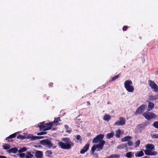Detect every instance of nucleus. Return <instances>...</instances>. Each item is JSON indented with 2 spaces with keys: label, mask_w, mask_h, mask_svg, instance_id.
I'll return each instance as SVG.
<instances>
[{
  "label": "nucleus",
  "mask_w": 158,
  "mask_h": 158,
  "mask_svg": "<svg viewBox=\"0 0 158 158\" xmlns=\"http://www.w3.org/2000/svg\"><path fill=\"white\" fill-rule=\"evenodd\" d=\"M60 118V117L55 118L53 122H51L49 123H45V122L40 123L38 124V127L40 128V131H46L51 129L53 123H57L59 121H61Z\"/></svg>",
  "instance_id": "obj_1"
},
{
  "label": "nucleus",
  "mask_w": 158,
  "mask_h": 158,
  "mask_svg": "<svg viewBox=\"0 0 158 158\" xmlns=\"http://www.w3.org/2000/svg\"><path fill=\"white\" fill-rule=\"evenodd\" d=\"M62 140L65 142V143L60 141L58 142V144L59 146L62 149H69L74 145V143L70 141V139L69 138H63Z\"/></svg>",
  "instance_id": "obj_2"
},
{
  "label": "nucleus",
  "mask_w": 158,
  "mask_h": 158,
  "mask_svg": "<svg viewBox=\"0 0 158 158\" xmlns=\"http://www.w3.org/2000/svg\"><path fill=\"white\" fill-rule=\"evenodd\" d=\"M132 84L131 80H126L124 82V87L127 90L130 92H132L134 90V87L131 85Z\"/></svg>",
  "instance_id": "obj_3"
},
{
  "label": "nucleus",
  "mask_w": 158,
  "mask_h": 158,
  "mask_svg": "<svg viewBox=\"0 0 158 158\" xmlns=\"http://www.w3.org/2000/svg\"><path fill=\"white\" fill-rule=\"evenodd\" d=\"M40 143L43 146H46L49 148H52L53 146V144L48 139L42 140L40 141Z\"/></svg>",
  "instance_id": "obj_4"
},
{
  "label": "nucleus",
  "mask_w": 158,
  "mask_h": 158,
  "mask_svg": "<svg viewBox=\"0 0 158 158\" xmlns=\"http://www.w3.org/2000/svg\"><path fill=\"white\" fill-rule=\"evenodd\" d=\"M143 115L145 118L148 120H149L151 118H155V114L152 112H150L146 111L143 114Z\"/></svg>",
  "instance_id": "obj_5"
},
{
  "label": "nucleus",
  "mask_w": 158,
  "mask_h": 158,
  "mask_svg": "<svg viewBox=\"0 0 158 158\" xmlns=\"http://www.w3.org/2000/svg\"><path fill=\"white\" fill-rule=\"evenodd\" d=\"M148 83L149 86L152 89H154V91L155 92H158V86L155 82L151 80L148 81Z\"/></svg>",
  "instance_id": "obj_6"
},
{
  "label": "nucleus",
  "mask_w": 158,
  "mask_h": 158,
  "mask_svg": "<svg viewBox=\"0 0 158 158\" xmlns=\"http://www.w3.org/2000/svg\"><path fill=\"white\" fill-rule=\"evenodd\" d=\"M126 123L125 118L123 117H120L119 118V120L116 122L114 124L115 126H123Z\"/></svg>",
  "instance_id": "obj_7"
},
{
  "label": "nucleus",
  "mask_w": 158,
  "mask_h": 158,
  "mask_svg": "<svg viewBox=\"0 0 158 158\" xmlns=\"http://www.w3.org/2000/svg\"><path fill=\"white\" fill-rule=\"evenodd\" d=\"M104 135L103 134H101L98 135L96 137L94 138L92 142L93 143H97L101 141L103 139Z\"/></svg>",
  "instance_id": "obj_8"
},
{
  "label": "nucleus",
  "mask_w": 158,
  "mask_h": 158,
  "mask_svg": "<svg viewBox=\"0 0 158 158\" xmlns=\"http://www.w3.org/2000/svg\"><path fill=\"white\" fill-rule=\"evenodd\" d=\"M146 107V105L144 104H142L139 107L136 111H135V114H141L143 111H144Z\"/></svg>",
  "instance_id": "obj_9"
},
{
  "label": "nucleus",
  "mask_w": 158,
  "mask_h": 158,
  "mask_svg": "<svg viewBox=\"0 0 158 158\" xmlns=\"http://www.w3.org/2000/svg\"><path fill=\"white\" fill-rule=\"evenodd\" d=\"M105 143V142L104 140L100 141V143L98 144H95L96 148H98L97 151H99L102 150L103 147Z\"/></svg>",
  "instance_id": "obj_10"
},
{
  "label": "nucleus",
  "mask_w": 158,
  "mask_h": 158,
  "mask_svg": "<svg viewBox=\"0 0 158 158\" xmlns=\"http://www.w3.org/2000/svg\"><path fill=\"white\" fill-rule=\"evenodd\" d=\"M144 152L146 155L148 156L156 155L157 154V152L156 151L152 152V151L151 150H148L147 149L144 150Z\"/></svg>",
  "instance_id": "obj_11"
},
{
  "label": "nucleus",
  "mask_w": 158,
  "mask_h": 158,
  "mask_svg": "<svg viewBox=\"0 0 158 158\" xmlns=\"http://www.w3.org/2000/svg\"><path fill=\"white\" fill-rule=\"evenodd\" d=\"M89 143L86 144L81 150L80 153L81 154H84L88 150L89 148Z\"/></svg>",
  "instance_id": "obj_12"
},
{
  "label": "nucleus",
  "mask_w": 158,
  "mask_h": 158,
  "mask_svg": "<svg viewBox=\"0 0 158 158\" xmlns=\"http://www.w3.org/2000/svg\"><path fill=\"white\" fill-rule=\"evenodd\" d=\"M148 124V123L144 122L141 124H138L137 127L139 129H143L146 127Z\"/></svg>",
  "instance_id": "obj_13"
},
{
  "label": "nucleus",
  "mask_w": 158,
  "mask_h": 158,
  "mask_svg": "<svg viewBox=\"0 0 158 158\" xmlns=\"http://www.w3.org/2000/svg\"><path fill=\"white\" fill-rule=\"evenodd\" d=\"M35 156L37 158H42L43 157V154L42 152L37 151L35 152Z\"/></svg>",
  "instance_id": "obj_14"
},
{
  "label": "nucleus",
  "mask_w": 158,
  "mask_h": 158,
  "mask_svg": "<svg viewBox=\"0 0 158 158\" xmlns=\"http://www.w3.org/2000/svg\"><path fill=\"white\" fill-rule=\"evenodd\" d=\"M16 133H15L12 135H10L7 137L6 138V140H8V142H13V140L12 139L9 140V139H11L12 138H15L16 137Z\"/></svg>",
  "instance_id": "obj_15"
},
{
  "label": "nucleus",
  "mask_w": 158,
  "mask_h": 158,
  "mask_svg": "<svg viewBox=\"0 0 158 158\" xmlns=\"http://www.w3.org/2000/svg\"><path fill=\"white\" fill-rule=\"evenodd\" d=\"M18 151V148L16 147H14L13 148L9 149L7 151V152L9 153H16L17 151Z\"/></svg>",
  "instance_id": "obj_16"
},
{
  "label": "nucleus",
  "mask_w": 158,
  "mask_h": 158,
  "mask_svg": "<svg viewBox=\"0 0 158 158\" xmlns=\"http://www.w3.org/2000/svg\"><path fill=\"white\" fill-rule=\"evenodd\" d=\"M154 103L152 102H149L148 104L147 111H149L152 110L154 108Z\"/></svg>",
  "instance_id": "obj_17"
},
{
  "label": "nucleus",
  "mask_w": 158,
  "mask_h": 158,
  "mask_svg": "<svg viewBox=\"0 0 158 158\" xmlns=\"http://www.w3.org/2000/svg\"><path fill=\"white\" fill-rule=\"evenodd\" d=\"M146 148L147 149L151 150H153L154 149L155 146L154 145L151 144H148L146 145Z\"/></svg>",
  "instance_id": "obj_18"
},
{
  "label": "nucleus",
  "mask_w": 158,
  "mask_h": 158,
  "mask_svg": "<svg viewBox=\"0 0 158 158\" xmlns=\"http://www.w3.org/2000/svg\"><path fill=\"white\" fill-rule=\"evenodd\" d=\"M132 139L131 136H126L121 139L122 142L128 141Z\"/></svg>",
  "instance_id": "obj_19"
},
{
  "label": "nucleus",
  "mask_w": 158,
  "mask_h": 158,
  "mask_svg": "<svg viewBox=\"0 0 158 158\" xmlns=\"http://www.w3.org/2000/svg\"><path fill=\"white\" fill-rule=\"evenodd\" d=\"M144 153L142 151H138L135 154L136 157H141L144 155Z\"/></svg>",
  "instance_id": "obj_20"
},
{
  "label": "nucleus",
  "mask_w": 158,
  "mask_h": 158,
  "mask_svg": "<svg viewBox=\"0 0 158 158\" xmlns=\"http://www.w3.org/2000/svg\"><path fill=\"white\" fill-rule=\"evenodd\" d=\"M114 135V132H112L110 133H108L106 135V138L107 139H110V138L113 137Z\"/></svg>",
  "instance_id": "obj_21"
},
{
  "label": "nucleus",
  "mask_w": 158,
  "mask_h": 158,
  "mask_svg": "<svg viewBox=\"0 0 158 158\" xmlns=\"http://www.w3.org/2000/svg\"><path fill=\"white\" fill-rule=\"evenodd\" d=\"M38 136H33L32 135H29L27 136L28 139H31V140H35L38 139Z\"/></svg>",
  "instance_id": "obj_22"
},
{
  "label": "nucleus",
  "mask_w": 158,
  "mask_h": 158,
  "mask_svg": "<svg viewBox=\"0 0 158 158\" xmlns=\"http://www.w3.org/2000/svg\"><path fill=\"white\" fill-rule=\"evenodd\" d=\"M127 147V144H123L121 145H119L117 147V148L118 149H121L126 148Z\"/></svg>",
  "instance_id": "obj_23"
},
{
  "label": "nucleus",
  "mask_w": 158,
  "mask_h": 158,
  "mask_svg": "<svg viewBox=\"0 0 158 158\" xmlns=\"http://www.w3.org/2000/svg\"><path fill=\"white\" fill-rule=\"evenodd\" d=\"M27 156H26V158H32L33 157V155L29 151L27 152Z\"/></svg>",
  "instance_id": "obj_24"
},
{
  "label": "nucleus",
  "mask_w": 158,
  "mask_h": 158,
  "mask_svg": "<svg viewBox=\"0 0 158 158\" xmlns=\"http://www.w3.org/2000/svg\"><path fill=\"white\" fill-rule=\"evenodd\" d=\"M3 147L4 149L7 150L10 148V146L8 144L5 143L3 145Z\"/></svg>",
  "instance_id": "obj_25"
},
{
  "label": "nucleus",
  "mask_w": 158,
  "mask_h": 158,
  "mask_svg": "<svg viewBox=\"0 0 158 158\" xmlns=\"http://www.w3.org/2000/svg\"><path fill=\"white\" fill-rule=\"evenodd\" d=\"M111 118V116L109 114L105 115L104 116V119L107 121L110 120Z\"/></svg>",
  "instance_id": "obj_26"
},
{
  "label": "nucleus",
  "mask_w": 158,
  "mask_h": 158,
  "mask_svg": "<svg viewBox=\"0 0 158 158\" xmlns=\"http://www.w3.org/2000/svg\"><path fill=\"white\" fill-rule=\"evenodd\" d=\"M121 133V131L119 129H118L116 131V134L115 135L117 138H119L120 136V134Z\"/></svg>",
  "instance_id": "obj_27"
},
{
  "label": "nucleus",
  "mask_w": 158,
  "mask_h": 158,
  "mask_svg": "<svg viewBox=\"0 0 158 158\" xmlns=\"http://www.w3.org/2000/svg\"><path fill=\"white\" fill-rule=\"evenodd\" d=\"M27 150V148L26 147H24L18 150V152L19 153H22L23 152H25Z\"/></svg>",
  "instance_id": "obj_28"
},
{
  "label": "nucleus",
  "mask_w": 158,
  "mask_h": 158,
  "mask_svg": "<svg viewBox=\"0 0 158 158\" xmlns=\"http://www.w3.org/2000/svg\"><path fill=\"white\" fill-rule=\"evenodd\" d=\"M26 138L25 136L21 135H19L17 137V139H20L22 140L25 139Z\"/></svg>",
  "instance_id": "obj_29"
},
{
  "label": "nucleus",
  "mask_w": 158,
  "mask_h": 158,
  "mask_svg": "<svg viewBox=\"0 0 158 158\" xmlns=\"http://www.w3.org/2000/svg\"><path fill=\"white\" fill-rule=\"evenodd\" d=\"M110 157L111 158H118L120 157V156L118 155L112 154L110 156Z\"/></svg>",
  "instance_id": "obj_30"
},
{
  "label": "nucleus",
  "mask_w": 158,
  "mask_h": 158,
  "mask_svg": "<svg viewBox=\"0 0 158 158\" xmlns=\"http://www.w3.org/2000/svg\"><path fill=\"white\" fill-rule=\"evenodd\" d=\"M149 100L151 101H153L157 99V98L155 96L151 95L149 97Z\"/></svg>",
  "instance_id": "obj_31"
},
{
  "label": "nucleus",
  "mask_w": 158,
  "mask_h": 158,
  "mask_svg": "<svg viewBox=\"0 0 158 158\" xmlns=\"http://www.w3.org/2000/svg\"><path fill=\"white\" fill-rule=\"evenodd\" d=\"M45 153H46V156L49 157L50 155H51L52 154V152L51 150H49L47 151Z\"/></svg>",
  "instance_id": "obj_32"
},
{
  "label": "nucleus",
  "mask_w": 158,
  "mask_h": 158,
  "mask_svg": "<svg viewBox=\"0 0 158 158\" xmlns=\"http://www.w3.org/2000/svg\"><path fill=\"white\" fill-rule=\"evenodd\" d=\"M96 149L97 148L95 146V144H94L91 148V151L92 152V154H94V152H95Z\"/></svg>",
  "instance_id": "obj_33"
},
{
  "label": "nucleus",
  "mask_w": 158,
  "mask_h": 158,
  "mask_svg": "<svg viewBox=\"0 0 158 158\" xmlns=\"http://www.w3.org/2000/svg\"><path fill=\"white\" fill-rule=\"evenodd\" d=\"M153 126L155 128L158 129V121H155L153 123Z\"/></svg>",
  "instance_id": "obj_34"
},
{
  "label": "nucleus",
  "mask_w": 158,
  "mask_h": 158,
  "mask_svg": "<svg viewBox=\"0 0 158 158\" xmlns=\"http://www.w3.org/2000/svg\"><path fill=\"white\" fill-rule=\"evenodd\" d=\"M140 143V140H138L135 143V147L136 148L139 146Z\"/></svg>",
  "instance_id": "obj_35"
},
{
  "label": "nucleus",
  "mask_w": 158,
  "mask_h": 158,
  "mask_svg": "<svg viewBox=\"0 0 158 158\" xmlns=\"http://www.w3.org/2000/svg\"><path fill=\"white\" fill-rule=\"evenodd\" d=\"M131 153V152H129L127 153L126 154V156L129 158L131 157L132 156Z\"/></svg>",
  "instance_id": "obj_36"
},
{
  "label": "nucleus",
  "mask_w": 158,
  "mask_h": 158,
  "mask_svg": "<svg viewBox=\"0 0 158 158\" xmlns=\"http://www.w3.org/2000/svg\"><path fill=\"white\" fill-rule=\"evenodd\" d=\"M47 134V132L46 131H42L38 133L37 134V135H40L46 134Z\"/></svg>",
  "instance_id": "obj_37"
},
{
  "label": "nucleus",
  "mask_w": 158,
  "mask_h": 158,
  "mask_svg": "<svg viewBox=\"0 0 158 158\" xmlns=\"http://www.w3.org/2000/svg\"><path fill=\"white\" fill-rule=\"evenodd\" d=\"M151 137L153 139L158 138V134H155L151 135Z\"/></svg>",
  "instance_id": "obj_38"
},
{
  "label": "nucleus",
  "mask_w": 158,
  "mask_h": 158,
  "mask_svg": "<svg viewBox=\"0 0 158 158\" xmlns=\"http://www.w3.org/2000/svg\"><path fill=\"white\" fill-rule=\"evenodd\" d=\"M119 77V74L111 78L112 81H113L115 80L116 79L118 78Z\"/></svg>",
  "instance_id": "obj_39"
},
{
  "label": "nucleus",
  "mask_w": 158,
  "mask_h": 158,
  "mask_svg": "<svg viewBox=\"0 0 158 158\" xmlns=\"http://www.w3.org/2000/svg\"><path fill=\"white\" fill-rule=\"evenodd\" d=\"M19 156L21 158H24L26 156V155L25 153H21L19 154Z\"/></svg>",
  "instance_id": "obj_40"
},
{
  "label": "nucleus",
  "mask_w": 158,
  "mask_h": 158,
  "mask_svg": "<svg viewBox=\"0 0 158 158\" xmlns=\"http://www.w3.org/2000/svg\"><path fill=\"white\" fill-rule=\"evenodd\" d=\"M127 144H127L129 146H131V145H132L133 143L131 141H128V142L126 143Z\"/></svg>",
  "instance_id": "obj_41"
},
{
  "label": "nucleus",
  "mask_w": 158,
  "mask_h": 158,
  "mask_svg": "<svg viewBox=\"0 0 158 158\" xmlns=\"http://www.w3.org/2000/svg\"><path fill=\"white\" fill-rule=\"evenodd\" d=\"M76 139L77 140H79L80 141H81L82 140V139L81 138V136L79 135H78L77 136Z\"/></svg>",
  "instance_id": "obj_42"
},
{
  "label": "nucleus",
  "mask_w": 158,
  "mask_h": 158,
  "mask_svg": "<svg viewBox=\"0 0 158 158\" xmlns=\"http://www.w3.org/2000/svg\"><path fill=\"white\" fill-rule=\"evenodd\" d=\"M127 28H128L127 26H125L123 27V31H125L127 29Z\"/></svg>",
  "instance_id": "obj_43"
},
{
  "label": "nucleus",
  "mask_w": 158,
  "mask_h": 158,
  "mask_svg": "<svg viewBox=\"0 0 158 158\" xmlns=\"http://www.w3.org/2000/svg\"><path fill=\"white\" fill-rule=\"evenodd\" d=\"M53 83L52 82H50L49 84V87H52L53 86Z\"/></svg>",
  "instance_id": "obj_44"
},
{
  "label": "nucleus",
  "mask_w": 158,
  "mask_h": 158,
  "mask_svg": "<svg viewBox=\"0 0 158 158\" xmlns=\"http://www.w3.org/2000/svg\"><path fill=\"white\" fill-rule=\"evenodd\" d=\"M37 137H38V139H43L44 138V136H38Z\"/></svg>",
  "instance_id": "obj_45"
},
{
  "label": "nucleus",
  "mask_w": 158,
  "mask_h": 158,
  "mask_svg": "<svg viewBox=\"0 0 158 158\" xmlns=\"http://www.w3.org/2000/svg\"><path fill=\"white\" fill-rule=\"evenodd\" d=\"M64 127L66 129H68L69 128V127L67 125H65Z\"/></svg>",
  "instance_id": "obj_46"
},
{
  "label": "nucleus",
  "mask_w": 158,
  "mask_h": 158,
  "mask_svg": "<svg viewBox=\"0 0 158 158\" xmlns=\"http://www.w3.org/2000/svg\"><path fill=\"white\" fill-rule=\"evenodd\" d=\"M66 132L68 133H70L71 132V130H67Z\"/></svg>",
  "instance_id": "obj_47"
},
{
  "label": "nucleus",
  "mask_w": 158,
  "mask_h": 158,
  "mask_svg": "<svg viewBox=\"0 0 158 158\" xmlns=\"http://www.w3.org/2000/svg\"><path fill=\"white\" fill-rule=\"evenodd\" d=\"M0 158H6V157L4 156L0 155Z\"/></svg>",
  "instance_id": "obj_48"
},
{
  "label": "nucleus",
  "mask_w": 158,
  "mask_h": 158,
  "mask_svg": "<svg viewBox=\"0 0 158 158\" xmlns=\"http://www.w3.org/2000/svg\"><path fill=\"white\" fill-rule=\"evenodd\" d=\"M52 147H53L52 148L53 149H55V148L56 147V146H54V147L53 146Z\"/></svg>",
  "instance_id": "obj_49"
},
{
  "label": "nucleus",
  "mask_w": 158,
  "mask_h": 158,
  "mask_svg": "<svg viewBox=\"0 0 158 158\" xmlns=\"http://www.w3.org/2000/svg\"><path fill=\"white\" fill-rule=\"evenodd\" d=\"M156 73H158V69L156 71Z\"/></svg>",
  "instance_id": "obj_50"
},
{
  "label": "nucleus",
  "mask_w": 158,
  "mask_h": 158,
  "mask_svg": "<svg viewBox=\"0 0 158 158\" xmlns=\"http://www.w3.org/2000/svg\"><path fill=\"white\" fill-rule=\"evenodd\" d=\"M110 103V102H108L107 103V104H109Z\"/></svg>",
  "instance_id": "obj_51"
},
{
  "label": "nucleus",
  "mask_w": 158,
  "mask_h": 158,
  "mask_svg": "<svg viewBox=\"0 0 158 158\" xmlns=\"http://www.w3.org/2000/svg\"><path fill=\"white\" fill-rule=\"evenodd\" d=\"M87 102L88 103V104H89V102Z\"/></svg>",
  "instance_id": "obj_52"
},
{
  "label": "nucleus",
  "mask_w": 158,
  "mask_h": 158,
  "mask_svg": "<svg viewBox=\"0 0 158 158\" xmlns=\"http://www.w3.org/2000/svg\"><path fill=\"white\" fill-rule=\"evenodd\" d=\"M87 102L88 103V104H89V102Z\"/></svg>",
  "instance_id": "obj_53"
}]
</instances>
